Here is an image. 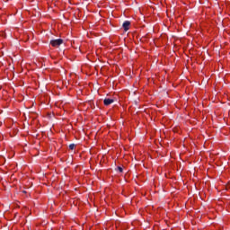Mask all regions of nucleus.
I'll return each mask as SVG.
<instances>
[{"instance_id": "obj_1", "label": "nucleus", "mask_w": 230, "mask_h": 230, "mask_svg": "<svg viewBox=\"0 0 230 230\" xmlns=\"http://www.w3.org/2000/svg\"><path fill=\"white\" fill-rule=\"evenodd\" d=\"M122 28H124V31H128L130 29V22L125 21L122 24Z\"/></svg>"}, {"instance_id": "obj_2", "label": "nucleus", "mask_w": 230, "mask_h": 230, "mask_svg": "<svg viewBox=\"0 0 230 230\" xmlns=\"http://www.w3.org/2000/svg\"><path fill=\"white\" fill-rule=\"evenodd\" d=\"M114 102H115L114 99L106 98L104 99L103 103L106 107H109V105H111V103H114Z\"/></svg>"}, {"instance_id": "obj_3", "label": "nucleus", "mask_w": 230, "mask_h": 230, "mask_svg": "<svg viewBox=\"0 0 230 230\" xmlns=\"http://www.w3.org/2000/svg\"><path fill=\"white\" fill-rule=\"evenodd\" d=\"M50 46H52V48H58V40H51Z\"/></svg>"}, {"instance_id": "obj_4", "label": "nucleus", "mask_w": 230, "mask_h": 230, "mask_svg": "<svg viewBox=\"0 0 230 230\" xmlns=\"http://www.w3.org/2000/svg\"><path fill=\"white\" fill-rule=\"evenodd\" d=\"M116 171H117V172H119V173H123V167L118 166V167L116 168Z\"/></svg>"}, {"instance_id": "obj_5", "label": "nucleus", "mask_w": 230, "mask_h": 230, "mask_svg": "<svg viewBox=\"0 0 230 230\" xmlns=\"http://www.w3.org/2000/svg\"><path fill=\"white\" fill-rule=\"evenodd\" d=\"M75 146H76V145H75V144H70L69 145L70 150H75Z\"/></svg>"}, {"instance_id": "obj_6", "label": "nucleus", "mask_w": 230, "mask_h": 230, "mask_svg": "<svg viewBox=\"0 0 230 230\" xmlns=\"http://www.w3.org/2000/svg\"><path fill=\"white\" fill-rule=\"evenodd\" d=\"M64 44V40L58 39V46H62Z\"/></svg>"}, {"instance_id": "obj_7", "label": "nucleus", "mask_w": 230, "mask_h": 230, "mask_svg": "<svg viewBox=\"0 0 230 230\" xmlns=\"http://www.w3.org/2000/svg\"><path fill=\"white\" fill-rule=\"evenodd\" d=\"M59 51H61L64 54V51H66V49H59Z\"/></svg>"}]
</instances>
